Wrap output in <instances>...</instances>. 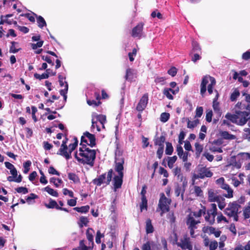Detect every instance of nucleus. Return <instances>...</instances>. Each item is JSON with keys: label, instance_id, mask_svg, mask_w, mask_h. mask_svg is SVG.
I'll return each mask as SVG.
<instances>
[{"label": "nucleus", "instance_id": "42", "mask_svg": "<svg viewBox=\"0 0 250 250\" xmlns=\"http://www.w3.org/2000/svg\"><path fill=\"white\" fill-rule=\"evenodd\" d=\"M7 180L9 182H15L19 183L22 181V176L21 175H19L17 178H14L12 176H9L7 177Z\"/></svg>", "mask_w": 250, "mask_h": 250}, {"label": "nucleus", "instance_id": "25", "mask_svg": "<svg viewBox=\"0 0 250 250\" xmlns=\"http://www.w3.org/2000/svg\"><path fill=\"white\" fill-rule=\"evenodd\" d=\"M220 136L224 139L226 140H235L236 139L235 136L229 133L226 131H222L220 132Z\"/></svg>", "mask_w": 250, "mask_h": 250}, {"label": "nucleus", "instance_id": "39", "mask_svg": "<svg viewBox=\"0 0 250 250\" xmlns=\"http://www.w3.org/2000/svg\"><path fill=\"white\" fill-rule=\"evenodd\" d=\"M74 209L79 212L86 213L89 210V207L88 206H85L80 208L76 207L74 208Z\"/></svg>", "mask_w": 250, "mask_h": 250}, {"label": "nucleus", "instance_id": "7", "mask_svg": "<svg viewBox=\"0 0 250 250\" xmlns=\"http://www.w3.org/2000/svg\"><path fill=\"white\" fill-rule=\"evenodd\" d=\"M239 205L235 203H229L228 207L225 210V213L230 218H232L235 221L238 220V210Z\"/></svg>", "mask_w": 250, "mask_h": 250}, {"label": "nucleus", "instance_id": "17", "mask_svg": "<svg viewBox=\"0 0 250 250\" xmlns=\"http://www.w3.org/2000/svg\"><path fill=\"white\" fill-rule=\"evenodd\" d=\"M221 197L218 195L216 190L214 189H209L208 192V200L210 202H215L217 200L219 199Z\"/></svg>", "mask_w": 250, "mask_h": 250}, {"label": "nucleus", "instance_id": "2", "mask_svg": "<svg viewBox=\"0 0 250 250\" xmlns=\"http://www.w3.org/2000/svg\"><path fill=\"white\" fill-rule=\"evenodd\" d=\"M115 163V170L118 173L115 175L113 179L114 187L116 190L121 187L123 183L124 160L122 157H116Z\"/></svg>", "mask_w": 250, "mask_h": 250}, {"label": "nucleus", "instance_id": "3", "mask_svg": "<svg viewBox=\"0 0 250 250\" xmlns=\"http://www.w3.org/2000/svg\"><path fill=\"white\" fill-rule=\"evenodd\" d=\"M249 114L246 111H237L235 114L228 113L225 115V118L230 122L239 125H243L247 122Z\"/></svg>", "mask_w": 250, "mask_h": 250}, {"label": "nucleus", "instance_id": "40", "mask_svg": "<svg viewBox=\"0 0 250 250\" xmlns=\"http://www.w3.org/2000/svg\"><path fill=\"white\" fill-rule=\"evenodd\" d=\"M37 21L38 22L39 27L41 28L46 25V23L44 19L42 16H40L37 17Z\"/></svg>", "mask_w": 250, "mask_h": 250}, {"label": "nucleus", "instance_id": "60", "mask_svg": "<svg viewBox=\"0 0 250 250\" xmlns=\"http://www.w3.org/2000/svg\"><path fill=\"white\" fill-rule=\"evenodd\" d=\"M203 109L202 107H198L196 110V117L200 118L203 114Z\"/></svg>", "mask_w": 250, "mask_h": 250}, {"label": "nucleus", "instance_id": "28", "mask_svg": "<svg viewBox=\"0 0 250 250\" xmlns=\"http://www.w3.org/2000/svg\"><path fill=\"white\" fill-rule=\"evenodd\" d=\"M51 71L50 69H46V72L42 74V75H40L38 73H35L34 74V77L36 79L42 80V79H47L48 78L49 75V72Z\"/></svg>", "mask_w": 250, "mask_h": 250}, {"label": "nucleus", "instance_id": "18", "mask_svg": "<svg viewBox=\"0 0 250 250\" xmlns=\"http://www.w3.org/2000/svg\"><path fill=\"white\" fill-rule=\"evenodd\" d=\"M148 97L147 94H144L140 99L136 109L139 111H142L146 108L148 103Z\"/></svg>", "mask_w": 250, "mask_h": 250}, {"label": "nucleus", "instance_id": "26", "mask_svg": "<svg viewBox=\"0 0 250 250\" xmlns=\"http://www.w3.org/2000/svg\"><path fill=\"white\" fill-rule=\"evenodd\" d=\"M42 191L47 192L50 195L57 197L59 196V194L57 190L51 188L49 186H47L45 188L42 189Z\"/></svg>", "mask_w": 250, "mask_h": 250}, {"label": "nucleus", "instance_id": "4", "mask_svg": "<svg viewBox=\"0 0 250 250\" xmlns=\"http://www.w3.org/2000/svg\"><path fill=\"white\" fill-rule=\"evenodd\" d=\"M215 84L216 81L213 77L209 75L205 76L202 78L200 85V93L201 95L203 96L206 92L207 89L209 94H211L213 92V87L215 86Z\"/></svg>", "mask_w": 250, "mask_h": 250}, {"label": "nucleus", "instance_id": "63", "mask_svg": "<svg viewBox=\"0 0 250 250\" xmlns=\"http://www.w3.org/2000/svg\"><path fill=\"white\" fill-rule=\"evenodd\" d=\"M210 150L212 152H219V153L223 152V150H222V148L221 147H219L218 146H213V145H212L210 147Z\"/></svg>", "mask_w": 250, "mask_h": 250}, {"label": "nucleus", "instance_id": "34", "mask_svg": "<svg viewBox=\"0 0 250 250\" xmlns=\"http://www.w3.org/2000/svg\"><path fill=\"white\" fill-rule=\"evenodd\" d=\"M49 182L51 184H53L56 188H59L60 185L62 183V179L56 178L55 177H52L50 179Z\"/></svg>", "mask_w": 250, "mask_h": 250}, {"label": "nucleus", "instance_id": "27", "mask_svg": "<svg viewBox=\"0 0 250 250\" xmlns=\"http://www.w3.org/2000/svg\"><path fill=\"white\" fill-rule=\"evenodd\" d=\"M146 229L147 233H152L154 231V228L151 223V221L149 219H147L146 222Z\"/></svg>", "mask_w": 250, "mask_h": 250}, {"label": "nucleus", "instance_id": "12", "mask_svg": "<svg viewBox=\"0 0 250 250\" xmlns=\"http://www.w3.org/2000/svg\"><path fill=\"white\" fill-rule=\"evenodd\" d=\"M58 78H59V82L60 83V85L62 87L64 86V88L61 90L60 92L61 95L63 97L64 100L65 101L67 99L66 94L68 91V85L67 82H66L64 81V80L65 79V77L64 76H63L61 74H59Z\"/></svg>", "mask_w": 250, "mask_h": 250}, {"label": "nucleus", "instance_id": "20", "mask_svg": "<svg viewBox=\"0 0 250 250\" xmlns=\"http://www.w3.org/2000/svg\"><path fill=\"white\" fill-rule=\"evenodd\" d=\"M58 154L64 157L66 159L68 160L71 158L70 153L66 145L62 144Z\"/></svg>", "mask_w": 250, "mask_h": 250}, {"label": "nucleus", "instance_id": "33", "mask_svg": "<svg viewBox=\"0 0 250 250\" xmlns=\"http://www.w3.org/2000/svg\"><path fill=\"white\" fill-rule=\"evenodd\" d=\"M173 174L177 176L178 179H180L181 181L183 180V176L181 173V168L179 167H176L172 170Z\"/></svg>", "mask_w": 250, "mask_h": 250}, {"label": "nucleus", "instance_id": "57", "mask_svg": "<svg viewBox=\"0 0 250 250\" xmlns=\"http://www.w3.org/2000/svg\"><path fill=\"white\" fill-rule=\"evenodd\" d=\"M137 49L136 48H134L132 50V52H130L128 53V57L130 61L133 62L134 60V57L136 56L137 54Z\"/></svg>", "mask_w": 250, "mask_h": 250}, {"label": "nucleus", "instance_id": "6", "mask_svg": "<svg viewBox=\"0 0 250 250\" xmlns=\"http://www.w3.org/2000/svg\"><path fill=\"white\" fill-rule=\"evenodd\" d=\"M171 200L170 198H167L164 193H161L160 194V199L158 204V209L161 210L160 215L161 216L163 214L169 211V205L171 203Z\"/></svg>", "mask_w": 250, "mask_h": 250}, {"label": "nucleus", "instance_id": "29", "mask_svg": "<svg viewBox=\"0 0 250 250\" xmlns=\"http://www.w3.org/2000/svg\"><path fill=\"white\" fill-rule=\"evenodd\" d=\"M243 215L245 219L250 218V201L248 203L243 209Z\"/></svg>", "mask_w": 250, "mask_h": 250}, {"label": "nucleus", "instance_id": "56", "mask_svg": "<svg viewBox=\"0 0 250 250\" xmlns=\"http://www.w3.org/2000/svg\"><path fill=\"white\" fill-rule=\"evenodd\" d=\"M217 221L218 223H221L222 221L228 223V221L227 220L226 218L221 213L219 214L217 217Z\"/></svg>", "mask_w": 250, "mask_h": 250}, {"label": "nucleus", "instance_id": "10", "mask_svg": "<svg viewBox=\"0 0 250 250\" xmlns=\"http://www.w3.org/2000/svg\"><path fill=\"white\" fill-rule=\"evenodd\" d=\"M200 223L199 219H195L192 213L188 215L187 224L189 230L190 235L192 238L195 237L194 230L197 228V225Z\"/></svg>", "mask_w": 250, "mask_h": 250}, {"label": "nucleus", "instance_id": "59", "mask_svg": "<svg viewBox=\"0 0 250 250\" xmlns=\"http://www.w3.org/2000/svg\"><path fill=\"white\" fill-rule=\"evenodd\" d=\"M194 193L197 196H201L203 194V191L201 188L198 186L194 187Z\"/></svg>", "mask_w": 250, "mask_h": 250}, {"label": "nucleus", "instance_id": "8", "mask_svg": "<svg viewBox=\"0 0 250 250\" xmlns=\"http://www.w3.org/2000/svg\"><path fill=\"white\" fill-rule=\"evenodd\" d=\"M112 174L113 170L110 169L107 174L106 173H104L99 176L98 178L94 179L93 180V183L94 185L97 186H100L102 184L108 185L111 180Z\"/></svg>", "mask_w": 250, "mask_h": 250}, {"label": "nucleus", "instance_id": "38", "mask_svg": "<svg viewBox=\"0 0 250 250\" xmlns=\"http://www.w3.org/2000/svg\"><path fill=\"white\" fill-rule=\"evenodd\" d=\"M225 200V199L221 196L219 198V199L217 200V201L215 202L218 203V207L221 210H222L226 206Z\"/></svg>", "mask_w": 250, "mask_h": 250}, {"label": "nucleus", "instance_id": "51", "mask_svg": "<svg viewBox=\"0 0 250 250\" xmlns=\"http://www.w3.org/2000/svg\"><path fill=\"white\" fill-rule=\"evenodd\" d=\"M165 141V138L164 136H161L156 139L155 141V144L158 145L159 146H164L163 143Z\"/></svg>", "mask_w": 250, "mask_h": 250}, {"label": "nucleus", "instance_id": "15", "mask_svg": "<svg viewBox=\"0 0 250 250\" xmlns=\"http://www.w3.org/2000/svg\"><path fill=\"white\" fill-rule=\"evenodd\" d=\"M92 121L93 122V124H94L95 122L97 123L99 122V125H100L103 128H104V124L106 122V116L102 114H98L97 113H93L92 114Z\"/></svg>", "mask_w": 250, "mask_h": 250}, {"label": "nucleus", "instance_id": "50", "mask_svg": "<svg viewBox=\"0 0 250 250\" xmlns=\"http://www.w3.org/2000/svg\"><path fill=\"white\" fill-rule=\"evenodd\" d=\"M88 223V220L86 217H81L80 218L79 225L81 228L83 227V226H86Z\"/></svg>", "mask_w": 250, "mask_h": 250}, {"label": "nucleus", "instance_id": "54", "mask_svg": "<svg viewBox=\"0 0 250 250\" xmlns=\"http://www.w3.org/2000/svg\"><path fill=\"white\" fill-rule=\"evenodd\" d=\"M231 184L235 187H238L241 183V182L236 179V177L233 176L231 178Z\"/></svg>", "mask_w": 250, "mask_h": 250}, {"label": "nucleus", "instance_id": "14", "mask_svg": "<svg viewBox=\"0 0 250 250\" xmlns=\"http://www.w3.org/2000/svg\"><path fill=\"white\" fill-rule=\"evenodd\" d=\"M212 175V173L208 168L203 167L198 168V172L194 175V177L196 179H203L205 177H211Z\"/></svg>", "mask_w": 250, "mask_h": 250}, {"label": "nucleus", "instance_id": "24", "mask_svg": "<svg viewBox=\"0 0 250 250\" xmlns=\"http://www.w3.org/2000/svg\"><path fill=\"white\" fill-rule=\"evenodd\" d=\"M217 94L213 101V108L215 113H217L219 116L221 115V111L219 106V103L217 101L218 97V93L217 91Z\"/></svg>", "mask_w": 250, "mask_h": 250}, {"label": "nucleus", "instance_id": "31", "mask_svg": "<svg viewBox=\"0 0 250 250\" xmlns=\"http://www.w3.org/2000/svg\"><path fill=\"white\" fill-rule=\"evenodd\" d=\"M223 189L226 190L227 191V194L224 195V196L228 198H230L233 197V190L230 188L229 185H225Z\"/></svg>", "mask_w": 250, "mask_h": 250}, {"label": "nucleus", "instance_id": "64", "mask_svg": "<svg viewBox=\"0 0 250 250\" xmlns=\"http://www.w3.org/2000/svg\"><path fill=\"white\" fill-rule=\"evenodd\" d=\"M244 136L245 137L250 140V128H246L244 129Z\"/></svg>", "mask_w": 250, "mask_h": 250}, {"label": "nucleus", "instance_id": "61", "mask_svg": "<svg viewBox=\"0 0 250 250\" xmlns=\"http://www.w3.org/2000/svg\"><path fill=\"white\" fill-rule=\"evenodd\" d=\"M208 247L209 250H215L218 247V243L216 241H211Z\"/></svg>", "mask_w": 250, "mask_h": 250}, {"label": "nucleus", "instance_id": "52", "mask_svg": "<svg viewBox=\"0 0 250 250\" xmlns=\"http://www.w3.org/2000/svg\"><path fill=\"white\" fill-rule=\"evenodd\" d=\"M11 44L12 45L10 47L9 52L12 53H16L18 52L20 49H17L15 47V44H17V43L15 42H12Z\"/></svg>", "mask_w": 250, "mask_h": 250}, {"label": "nucleus", "instance_id": "62", "mask_svg": "<svg viewBox=\"0 0 250 250\" xmlns=\"http://www.w3.org/2000/svg\"><path fill=\"white\" fill-rule=\"evenodd\" d=\"M79 250H88V248L85 246L83 240H81L80 242L79 247H78Z\"/></svg>", "mask_w": 250, "mask_h": 250}, {"label": "nucleus", "instance_id": "22", "mask_svg": "<svg viewBox=\"0 0 250 250\" xmlns=\"http://www.w3.org/2000/svg\"><path fill=\"white\" fill-rule=\"evenodd\" d=\"M143 24L142 23L138 24L135 26L132 31V36L134 38H140L142 36Z\"/></svg>", "mask_w": 250, "mask_h": 250}, {"label": "nucleus", "instance_id": "45", "mask_svg": "<svg viewBox=\"0 0 250 250\" xmlns=\"http://www.w3.org/2000/svg\"><path fill=\"white\" fill-rule=\"evenodd\" d=\"M169 114L168 113H162L160 116V120L163 123H166L169 118Z\"/></svg>", "mask_w": 250, "mask_h": 250}, {"label": "nucleus", "instance_id": "9", "mask_svg": "<svg viewBox=\"0 0 250 250\" xmlns=\"http://www.w3.org/2000/svg\"><path fill=\"white\" fill-rule=\"evenodd\" d=\"M217 206L214 203L210 205V208L207 210L205 214V219L209 224H213L215 222V218L217 215Z\"/></svg>", "mask_w": 250, "mask_h": 250}, {"label": "nucleus", "instance_id": "23", "mask_svg": "<svg viewBox=\"0 0 250 250\" xmlns=\"http://www.w3.org/2000/svg\"><path fill=\"white\" fill-rule=\"evenodd\" d=\"M203 231L205 233H207L209 234H214L216 237H219L221 234V231L220 230L216 229L212 227H204L203 228Z\"/></svg>", "mask_w": 250, "mask_h": 250}, {"label": "nucleus", "instance_id": "11", "mask_svg": "<svg viewBox=\"0 0 250 250\" xmlns=\"http://www.w3.org/2000/svg\"><path fill=\"white\" fill-rule=\"evenodd\" d=\"M176 244L178 246L181 247L183 250H192V245L190 238L187 236H185L181 238Z\"/></svg>", "mask_w": 250, "mask_h": 250}, {"label": "nucleus", "instance_id": "19", "mask_svg": "<svg viewBox=\"0 0 250 250\" xmlns=\"http://www.w3.org/2000/svg\"><path fill=\"white\" fill-rule=\"evenodd\" d=\"M142 250H159V248L155 242L149 241L143 245Z\"/></svg>", "mask_w": 250, "mask_h": 250}, {"label": "nucleus", "instance_id": "53", "mask_svg": "<svg viewBox=\"0 0 250 250\" xmlns=\"http://www.w3.org/2000/svg\"><path fill=\"white\" fill-rule=\"evenodd\" d=\"M16 191L18 193H22L25 194L28 192V189L25 187H19L15 189Z\"/></svg>", "mask_w": 250, "mask_h": 250}, {"label": "nucleus", "instance_id": "44", "mask_svg": "<svg viewBox=\"0 0 250 250\" xmlns=\"http://www.w3.org/2000/svg\"><path fill=\"white\" fill-rule=\"evenodd\" d=\"M31 165V162L30 161H27L26 162L23 163V173L26 174L30 170V167Z\"/></svg>", "mask_w": 250, "mask_h": 250}, {"label": "nucleus", "instance_id": "36", "mask_svg": "<svg viewBox=\"0 0 250 250\" xmlns=\"http://www.w3.org/2000/svg\"><path fill=\"white\" fill-rule=\"evenodd\" d=\"M193 217L199 218L202 215H205L206 214V208L203 207L202 209H199L198 211L191 212Z\"/></svg>", "mask_w": 250, "mask_h": 250}, {"label": "nucleus", "instance_id": "49", "mask_svg": "<svg viewBox=\"0 0 250 250\" xmlns=\"http://www.w3.org/2000/svg\"><path fill=\"white\" fill-rule=\"evenodd\" d=\"M68 177L69 180L73 181L74 183H78L79 182L78 177L74 173H69Z\"/></svg>", "mask_w": 250, "mask_h": 250}, {"label": "nucleus", "instance_id": "43", "mask_svg": "<svg viewBox=\"0 0 250 250\" xmlns=\"http://www.w3.org/2000/svg\"><path fill=\"white\" fill-rule=\"evenodd\" d=\"M91 131L94 132L96 131H100L101 130V127L100 125L98 124L96 122H95L94 124H93V122L92 121V125L91 127Z\"/></svg>", "mask_w": 250, "mask_h": 250}, {"label": "nucleus", "instance_id": "48", "mask_svg": "<svg viewBox=\"0 0 250 250\" xmlns=\"http://www.w3.org/2000/svg\"><path fill=\"white\" fill-rule=\"evenodd\" d=\"M147 208V200L146 197H142V203L140 205V209L143 211L144 209H146Z\"/></svg>", "mask_w": 250, "mask_h": 250}, {"label": "nucleus", "instance_id": "58", "mask_svg": "<svg viewBox=\"0 0 250 250\" xmlns=\"http://www.w3.org/2000/svg\"><path fill=\"white\" fill-rule=\"evenodd\" d=\"M43 43V41H39L36 43H32L31 44V47L33 49L35 50L37 49L38 48L41 47L42 46Z\"/></svg>", "mask_w": 250, "mask_h": 250}, {"label": "nucleus", "instance_id": "37", "mask_svg": "<svg viewBox=\"0 0 250 250\" xmlns=\"http://www.w3.org/2000/svg\"><path fill=\"white\" fill-rule=\"evenodd\" d=\"M240 96V92L237 89H234L230 94V99L233 102L236 100L237 98Z\"/></svg>", "mask_w": 250, "mask_h": 250}, {"label": "nucleus", "instance_id": "35", "mask_svg": "<svg viewBox=\"0 0 250 250\" xmlns=\"http://www.w3.org/2000/svg\"><path fill=\"white\" fill-rule=\"evenodd\" d=\"M199 123V121L198 119H195L193 121H190L189 119H188L187 127L188 128L193 129L196 127Z\"/></svg>", "mask_w": 250, "mask_h": 250}, {"label": "nucleus", "instance_id": "46", "mask_svg": "<svg viewBox=\"0 0 250 250\" xmlns=\"http://www.w3.org/2000/svg\"><path fill=\"white\" fill-rule=\"evenodd\" d=\"M176 160L177 157L176 156L169 158L167 165L170 168H172L173 167V165L176 162Z\"/></svg>", "mask_w": 250, "mask_h": 250}, {"label": "nucleus", "instance_id": "13", "mask_svg": "<svg viewBox=\"0 0 250 250\" xmlns=\"http://www.w3.org/2000/svg\"><path fill=\"white\" fill-rule=\"evenodd\" d=\"M81 143H85L91 146L95 145V136L88 132H85L81 138Z\"/></svg>", "mask_w": 250, "mask_h": 250}, {"label": "nucleus", "instance_id": "16", "mask_svg": "<svg viewBox=\"0 0 250 250\" xmlns=\"http://www.w3.org/2000/svg\"><path fill=\"white\" fill-rule=\"evenodd\" d=\"M137 77V72L136 70L127 68L126 70V74L125 75V79L126 81L131 82L135 81Z\"/></svg>", "mask_w": 250, "mask_h": 250}, {"label": "nucleus", "instance_id": "1", "mask_svg": "<svg viewBox=\"0 0 250 250\" xmlns=\"http://www.w3.org/2000/svg\"><path fill=\"white\" fill-rule=\"evenodd\" d=\"M75 157L80 163L93 166L96 157V151L84 146L80 147L75 153Z\"/></svg>", "mask_w": 250, "mask_h": 250}, {"label": "nucleus", "instance_id": "30", "mask_svg": "<svg viewBox=\"0 0 250 250\" xmlns=\"http://www.w3.org/2000/svg\"><path fill=\"white\" fill-rule=\"evenodd\" d=\"M94 230L91 228H88L86 232V238L87 240L91 243H93V234Z\"/></svg>", "mask_w": 250, "mask_h": 250}, {"label": "nucleus", "instance_id": "47", "mask_svg": "<svg viewBox=\"0 0 250 250\" xmlns=\"http://www.w3.org/2000/svg\"><path fill=\"white\" fill-rule=\"evenodd\" d=\"M216 184L219 186V187L223 189L224 187H225V185H228V184L225 183V179L223 177H221L219 179H218L216 181Z\"/></svg>", "mask_w": 250, "mask_h": 250}, {"label": "nucleus", "instance_id": "21", "mask_svg": "<svg viewBox=\"0 0 250 250\" xmlns=\"http://www.w3.org/2000/svg\"><path fill=\"white\" fill-rule=\"evenodd\" d=\"M179 87H177L175 89H172L170 88H166L163 90V94L165 95L168 99L173 100V97L172 94H176L179 91Z\"/></svg>", "mask_w": 250, "mask_h": 250}, {"label": "nucleus", "instance_id": "32", "mask_svg": "<svg viewBox=\"0 0 250 250\" xmlns=\"http://www.w3.org/2000/svg\"><path fill=\"white\" fill-rule=\"evenodd\" d=\"M45 206L47 208H55L57 209L59 208V206L57 204V203L55 201L51 199L49 200V202L48 204H45Z\"/></svg>", "mask_w": 250, "mask_h": 250}, {"label": "nucleus", "instance_id": "5", "mask_svg": "<svg viewBox=\"0 0 250 250\" xmlns=\"http://www.w3.org/2000/svg\"><path fill=\"white\" fill-rule=\"evenodd\" d=\"M249 159H250V153H240L236 156L231 157V163L228 167L232 166L237 169H239L241 168L243 162Z\"/></svg>", "mask_w": 250, "mask_h": 250}, {"label": "nucleus", "instance_id": "41", "mask_svg": "<svg viewBox=\"0 0 250 250\" xmlns=\"http://www.w3.org/2000/svg\"><path fill=\"white\" fill-rule=\"evenodd\" d=\"M173 151L172 144L169 142L166 143V153L167 155H171Z\"/></svg>", "mask_w": 250, "mask_h": 250}, {"label": "nucleus", "instance_id": "55", "mask_svg": "<svg viewBox=\"0 0 250 250\" xmlns=\"http://www.w3.org/2000/svg\"><path fill=\"white\" fill-rule=\"evenodd\" d=\"M104 237V234H102L100 230L97 232L95 241L97 244H100L101 242V238Z\"/></svg>", "mask_w": 250, "mask_h": 250}]
</instances>
